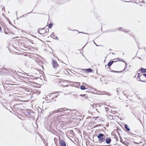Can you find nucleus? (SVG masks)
<instances>
[{
    "label": "nucleus",
    "instance_id": "nucleus-45",
    "mask_svg": "<svg viewBox=\"0 0 146 146\" xmlns=\"http://www.w3.org/2000/svg\"><path fill=\"white\" fill-rule=\"evenodd\" d=\"M2 10H5V7H3L2 8Z\"/></svg>",
    "mask_w": 146,
    "mask_h": 146
},
{
    "label": "nucleus",
    "instance_id": "nucleus-62",
    "mask_svg": "<svg viewBox=\"0 0 146 146\" xmlns=\"http://www.w3.org/2000/svg\"><path fill=\"white\" fill-rule=\"evenodd\" d=\"M109 50V51H111V49H110Z\"/></svg>",
    "mask_w": 146,
    "mask_h": 146
},
{
    "label": "nucleus",
    "instance_id": "nucleus-18",
    "mask_svg": "<svg viewBox=\"0 0 146 146\" xmlns=\"http://www.w3.org/2000/svg\"><path fill=\"white\" fill-rule=\"evenodd\" d=\"M111 139L109 138H107L106 139V142L107 144H109L110 143Z\"/></svg>",
    "mask_w": 146,
    "mask_h": 146
},
{
    "label": "nucleus",
    "instance_id": "nucleus-16",
    "mask_svg": "<svg viewBox=\"0 0 146 146\" xmlns=\"http://www.w3.org/2000/svg\"><path fill=\"white\" fill-rule=\"evenodd\" d=\"M33 10H32L31 12L28 13H26L24 15H23L22 16L20 17V18H22V17H26L29 14H30V13H32V11H33Z\"/></svg>",
    "mask_w": 146,
    "mask_h": 146
},
{
    "label": "nucleus",
    "instance_id": "nucleus-24",
    "mask_svg": "<svg viewBox=\"0 0 146 146\" xmlns=\"http://www.w3.org/2000/svg\"><path fill=\"white\" fill-rule=\"evenodd\" d=\"M72 111H71L72 113H74V114L75 113H76L77 111L75 109H73L72 110Z\"/></svg>",
    "mask_w": 146,
    "mask_h": 146
},
{
    "label": "nucleus",
    "instance_id": "nucleus-49",
    "mask_svg": "<svg viewBox=\"0 0 146 146\" xmlns=\"http://www.w3.org/2000/svg\"><path fill=\"white\" fill-rule=\"evenodd\" d=\"M33 37H35V38H37L36 36H35L34 35H33Z\"/></svg>",
    "mask_w": 146,
    "mask_h": 146
},
{
    "label": "nucleus",
    "instance_id": "nucleus-29",
    "mask_svg": "<svg viewBox=\"0 0 146 146\" xmlns=\"http://www.w3.org/2000/svg\"><path fill=\"white\" fill-rule=\"evenodd\" d=\"M82 33L84 34H87V35H90V34H88L87 33H84V32H79L78 33Z\"/></svg>",
    "mask_w": 146,
    "mask_h": 146
},
{
    "label": "nucleus",
    "instance_id": "nucleus-57",
    "mask_svg": "<svg viewBox=\"0 0 146 146\" xmlns=\"http://www.w3.org/2000/svg\"><path fill=\"white\" fill-rule=\"evenodd\" d=\"M113 62H117V60L113 61Z\"/></svg>",
    "mask_w": 146,
    "mask_h": 146
},
{
    "label": "nucleus",
    "instance_id": "nucleus-19",
    "mask_svg": "<svg viewBox=\"0 0 146 146\" xmlns=\"http://www.w3.org/2000/svg\"><path fill=\"white\" fill-rule=\"evenodd\" d=\"M53 25V24L52 23H51L49 24L48 25V28L49 29H51Z\"/></svg>",
    "mask_w": 146,
    "mask_h": 146
},
{
    "label": "nucleus",
    "instance_id": "nucleus-11",
    "mask_svg": "<svg viewBox=\"0 0 146 146\" xmlns=\"http://www.w3.org/2000/svg\"><path fill=\"white\" fill-rule=\"evenodd\" d=\"M139 70H140V72H141L142 73H146V68H144L142 67H141V68H140Z\"/></svg>",
    "mask_w": 146,
    "mask_h": 146
},
{
    "label": "nucleus",
    "instance_id": "nucleus-43",
    "mask_svg": "<svg viewBox=\"0 0 146 146\" xmlns=\"http://www.w3.org/2000/svg\"><path fill=\"white\" fill-rule=\"evenodd\" d=\"M94 15L96 17V18L98 20H99V17H97L96 16L95 14H94Z\"/></svg>",
    "mask_w": 146,
    "mask_h": 146
},
{
    "label": "nucleus",
    "instance_id": "nucleus-15",
    "mask_svg": "<svg viewBox=\"0 0 146 146\" xmlns=\"http://www.w3.org/2000/svg\"><path fill=\"white\" fill-rule=\"evenodd\" d=\"M119 118V117L118 116H115L114 115H110V117L109 119H118Z\"/></svg>",
    "mask_w": 146,
    "mask_h": 146
},
{
    "label": "nucleus",
    "instance_id": "nucleus-25",
    "mask_svg": "<svg viewBox=\"0 0 146 146\" xmlns=\"http://www.w3.org/2000/svg\"><path fill=\"white\" fill-rule=\"evenodd\" d=\"M41 28H39L38 29V33L40 34L41 35V32H40V30Z\"/></svg>",
    "mask_w": 146,
    "mask_h": 146
},
{
    "label": "nucleus",
    "instance_id": "nucleus-47",
    "mask_svg": "<svg viewBox=\"0 0 146 146\" xmlns=\"http://www.w3.org/2000/svg\"><path fill=\"white\" fill-rule=\"evenodd\" d=\"M125 63V66H127V63L125 61V62H124Z\"/></svg>",
    "mask_w": 146,
    "mask_h": 146
},
{
    "label": "nucleus",
    "instance_id": "nucleus-44",
    "mask_svg": "<svg viewBox=\"0 0 146 146\" xmlns=\"http://www.w3.org/2000/svg\"><path fill=\"white\" fill-rule=\"evenodd\" d=\"M143 76H144L146 78V73L143 74Z\"/></svg>",
    "mask_w": 146,
    "mask_h": 146
},
{
    "label": "nucleus",
    "instance_id": "nucleus-35",
    "mask_svg": "<svg viewBox=\"0 0 146 146\" xmlns=\"http://www.w3.org/2000/svg\"><path fill=\"white\" fill-rule=\"evenodd\" d=\"M74 96L75 97V98H77V97H78V96L77 94H74Z\"/></svg>",
    "mask_w": 146,
    "mask_h": 146
},
{
    "label": "nucleus",
    "instance_id": "nucleus-32",
    "mask_svg": "<svg viewBox=\"0 0 146 146\" xmlns=\"http://www.w3.org/2000/svg\"><path fill=\"white\" fill-rule=\"evenodd\" d=\"M137 80L138 81H140L141 82H146V80H138V79H137Z\"/></svg>",
    "mask_w": 146,
    "mask_h": 146
},
{
    "label": "nucleus",
    "instance_id": "nucleus-9",
    "mask_svg": "<svg viewBox=\"0 0 146 146\" xmlns=\"http://www.w3.org/2000/svg\"><path fill=\"white\" fill-rule=\"evenodd\" d=\"M103 135L102 133H100L98 135V137L100 141H102L103 139Z\"/></svg>",
    "mask_w": 146,
    "mask_h": 146
},
{
    "label": "nucleus",
    "instance_id": "nucleus-38",
    "mask_svg": "<svg viewBox=\"0 0 146 146\" xmlns=\"http://www.w3.org/2000/svg\"><path fill=\"white\" fill-rule=\"evenodd\" d=\"M46 26L45 27L43 28L42 29L44 31L45 30V29H46Z\"/></svg>",
    "mask_w": 146,
    "mask_h": 146
},
{
    "label": "nucleus",
    "instance_id": "nucleus-8",
    "mask_svg": "<svg viewBox=\"0 0 146 146\" xmlns=\"http://www.w3.org/2000/svg\"><path fill=\"white\" fill-rule=\"evenodd\" d=\"M113 63H114L113 60L111 59L110 60L109 62L107 64V65L108 67L109 70L110 69V66L112 65Z\"/></svg>",
    "mask_w": 146,
    "mask_h": 146
},
{
    "label": "nucleus",
    "instance_id": "nucleus-56",
    "mask_svg": "<svg viewBox=\"0 0 146 146\" xmlns=\"http://www.w3.org/2000/svg\"><path fill=\"white\" fill-rule=\"evenodd\" d=\"M15 13L16 14V15L17 16V11H16V12H15Z\"/></svg>",
    "mask_w": 146,
    "mask_h": 146
},
{
    "label": "nucleus",
    "instance_id": "nucleus-22",
    "mask_svg": "<svg viewBox=\"0 0 146 146\" xmlns=\"http://www.w3.org/2000/svg\"><path fill=\"white\" fill-rule=\"evenodd\" d=\"M85 45H84L81 49L80 51V53L82 54L83 52V49Z\"/></svg>",
    "mask_w": 146,
    "mask_h": 146
},
{
    "label": "nucleus",
    "instance_id": "nucleus-46",
    "mask_svg": "<svg viewBox=\"0 0 146 146\" xmlns=\"http://www.w3.org/2000/svg\"><path fill=\"white\" fill-rule=\"evenodd\" d=\"M58 95H55L54 96V97L55 98H56L58 96Z\"/></svg>",
    "mask_w": 146,
    "mask_h": 146
},
{
    "label": "nucleus",
    "instance_id": "nucleus-37",
    "mask_svg": "<svg viewBox=\"0 0 146 146\" xmlns=\"http://www.w3.org/2000/svg\"><path fill=\"white\" fill-rule=\"evenodd\" d=\"M54 34V33L52 32V35L54 37L55 36Z\"/></svg>",
    "mask_w": 146,
    "mask_h": 146
},
{
    "label": "nucleus",
    "instance_id": "nucleus-12",
    "mask_svg": "<svg viewBox=\"0 0 146 146\" xmlns=\"http://www.w3.org/2000/svg\"><path fill=\"white\" fill-rule=\"evenodd\" d=\"M116 31V30L114 29H113L111 30H106L105 31L103 32L104 33H107V32H114Z\"/></svg>",
    "mask_w": 146,
    "mask_h": 146
},
{
    "label": "nucleus",
    "instance_id": "nucleus-28",
    "mask_svg": "<svg viewBox=\"0 0 146 146\" xmlns=\"http://www.w3.org/2000/svg\"><path fill=\"white\" fill-rule=\"evenodd\" d=\"M105 110H106V111L107 112L108 111V110H109V109L108 107H105Z\"/></svg>",
    "mask_w": 146,
    "mask_h": 146
},
{
    "label": "nucleus",
    "instance_id": "nucleus-48",
    "mask_svg": "<svg viewBox=\"0 0 146 146\" xmlns=\"http://www.w3.org/2000/svg\"><path fill=\"white\" fill-rule=\"evenodd\" d=\"M70 119H77L76 117H72L71 118H70ZM78 119H79V118H78Z\"/></svg>",
    "mask_w": 146,
    "mask_h": 146
},
{
    "label": "nucleus",
    "instance_id": "nucleus-26",
    "mask_svg": "<svg viewBox=\"0 0 146 146\" xmlns=\"http://www.w3.org/2000/svg\"><path fill=\"white\" fill-rule=\"evenodd\" d=\"M49 32V29H47L46 28V29L45 30V33H48Z\"/></svg>",
    "mask_w": 146,
    "mask_h": 146
},
{
    "label": "nucleus",
    "instance_id": "nucleus-5",
    "mask_svg": "<svg viewBox=\"0 0 146 146\" xmlns=\"http://www.w3.org/2000/svg\"><path fill=\"white\" fill-rule=\"evenodd\" d=\"M51 96L48 95L46 96L45 97V100L48 102H52V100L54 99V97L51 98Z\"/></svg>",
    "mask_w": 146,
    "mask_h": 146
},
{
    "label": "nucleus",
    "instance_id": "nucleus-31",
    "mask_svg": "<svg viewBox=\"0 0 146 146\" xmlns=\"http://www.w3.org/2000/svg\"><path fill=\"white\" fill-rule=\"evenodd\" d=\"M124 71V70H121V71H116V72L115 71L114 72H117V73H121V72H123Z\"/></svg>",
    "mask_w": 146,
    "mask_h": 146
},
{
    "label": "nucleus",
    "instance_id": "nucleus-41",
    "mask_svg": "<svg viewBox=\"0 0 146 146\" xmlns=\"http://www.w3.org/2000/svg\"><path fill=\"white\" fill-rule=\"evenodd\" d=\"M127 68V66H125V68L124 69H123L124 70V71Z\"/></svg>",
    "mask_w": 146,
    "mask_h": 146
},
{
    "label": "nucleus",
    "instance_id": "nucleus-14",
    "mask_svg": "<svg viewBox=\"0 0 146 146\" xmlns=\"http://www.w3.org/2000/svg\"><path fill=\"white\" fill-rule=\"evenodd\" d=\"M116 59H117L119 61H121V62H125V60L123 59H122L121 58H119V57H118L117 58H116V59H114L113 60H116Z\"/></svg>",
    "mask_w": 146,
    "mask_h": 146
},
{
    "label": "nucleus",
    "instance_id": "nucleus-6",
    "mask_svg": "<svg viewBox=\"0 0 146 146\" xmlns=\"http://www.w3.org/2000/svg\"><path fill=\"white\" fill-rule=\"evenodd\" d=\"M114 29L116 30V31L117 30H118L120 31H122L126 33H128L130 31V30H126L125 29H123L122 27H121Z\"/></svg>",
    "mask_w": 146,
    "mask_h": 146
},
{
    "label": "nucleus",
    "instance_id": "nucleus-1",
    "mask_svg": "<svg viewBox=\"0 0 146 146\" xmlns=\"http://www.w3.org/2000/svg\"><path fill=\"white\" fill-rule=\"evenodd\" d=\"M63 111H66L67 112L65 113L64 114H61L56 116L54 117L52 119H67L68 117H67V115L68 114H71L72 113V110L70 109H68L67 108H59L57 110H54L52 113L50 114V115L52 116L54 115V114H53L54 113L60 112Z\"/></svg>",
    "mask_w": 146,
    "mask_h": 146
},
{
    "label": "nucleus",
    "instance_id": "nucleus-40",
    "mask_svg": "<svg viewBox=\"0 0 146 146\" xmlns=\"http://www.w3.org/2000/svg\"><path fill=\"white\" fill-rule=\"evenodd\" d=\"M93 42H94V43L95 44V45H96V46H99V45H98L97 44H96L95 42H94V40H93Z\"/></svg>",
    "mask_w": 146,
    "mask_h": 146
},
{
    "label": "nucleus",
    "instance_id": "nucleus-3",
    "mask_svg": "<svg viewBox=\"0 0 146 146\" xmlns=\"http://www.w3.org/2000/svg\"><path fill=\"white\" fill-rule=\"evenodd\" d=\"M52 64L53 68L54 69H56L59 66V65L57 63L56 61L55 60H52Z\"/></svg>",
    "mask_w": 146,
    "mask_h": 146
},
{
    "label": "nucleus",
    "instance_id": "nucleus-61",
    "mask_svg": "<svg viewBox=\"0 0 146 146\" xmlns=\"http://www.w3.org/2000/svg\"><path fill=\"white\" fill-rule=\"evenodd\" d=\"M123 95H125V96H126V94H125V93H123Z\"/></svg>",
    "mask_w": 146,
    "mask_h": 146
},
{
    "label": "nucleus",
    "instance_id": "nucleus-42",
    "mask_svg": "<svg viewBox=\"0 0 146 146\" xmlns=\"http://www.w3.org/2000/svg\"><path fill=\"white\" fill-rule=\"evenodd\" d=\"M86 95L85 94H80V96H85Z\"/></svg>",
    "mask_w": 146,
    "mask_h": 146
},
{
    "label": "nucleus",
    "instance_id": "nucleus-30",
    "mask_svg": "<svg viewBox=\"0 0 146 146\" xmlns=\"http://www.w3.org/2000/svg\"><path fill=\"white\" fill-rule=\"evenodd\" d=\"M118 88L117 89V94H119V93H120V92L121 91V90H117V89H118Z\"/></svg>",
    "mask_w": 146,
    "mask_h": 146
},
{
    "label": "nucleus",
    "instance_id": "nucleus-27",
    "mask_svg": "<svg viewBox=\"0 0 146 146\" xmlns=\"http://www.w3.org/2000/svg\"><path fill=\"white\" fill-rule=\"evenodd\" d=\"M26 38L27 39V40H28L29 42H31V43H32V42H33V40H31L30 39H29V38Z\"/></svg>",
    "mask_w": 146,
    "mask_h": 146
},
{
    "label": "nucleus",
    "instance_id": "nucleus-52",
    "mask_svg": "<svg viewBox=\"0 0 146 146\" xmlns=\"http://www.w3.org/2000/svg\"><path fill=\"white\" fill-rule=\"evenodd\" d=\"M111 54H113V55H114V54H114V53H113V52H111Z\"/></svg>",
    "mask_w": 146,
    "mask_h": 146
},
{
    "label": "nucleus",
    "instance_id": "nucleus-59",
    "mask_svg": "<svg viewBox=\"0 0 146 146\" xmlns=\"http://www.w3.org/2000/svg\"><path fill=\"white\" fill-rule=\"evenodd\" d=\"M128 105H126V107H128Z\"/></svg>",
    "mask_w": 146,
    "mask_h": 146
},
{
    "label": "nucleus",
    "instance_id": "nucleus-36",
    "mask_svg": "<svg viewBox=\"0 0 146 146\" xmlns=\"http://www.w3.org/2000/svg\"><path fill=\"white\" fill-rule=\"evenodd\" d=\"M58 92H54L53 93V94H52V93H50V94H51V95H53V94H56V93H58Z\"/></svg>",
    "mask_w": 146,
    "mask_h": 146
},
{
    "label": "nucleus",
    "instance_id": "nucleus-54",
    "mask_svg": "<svg viewBox=\"0 0 146 146\" xmlns=\"http://www.w3.org/2000/svg\"><path fill=\"white\" fill-rule=\"evenodd\" d=\"M73 31H77L79 32V31H78V30H73Z\"/></svg>",
    "mask_w": 146,
    "mask_h": 146
},
{
    "label": "nucleus",
    "instance_id": "nucleus-2",
    "mask_svg": "<svg viewBox=\"0 0 146 146\" xmlns=\"http://www.w3.org/2000/svg\"><path fill=\"white\" fill-rule=\"evenodd\" d=\"M22 106L23 104H15L13 106V108H11V109L14 112L15 111H19L22 109Z\"/></svg>",
    "mask_w": 146,
    "mask_h": 146
},
{
    "label": "nucleus",
    "instance_id": "nucleus-53",
    "mask_svg": "<svg viewBox=\"0 0 146 146\" xmlns=\"http://www.w3.org/2000/svg\"><path fill=\"white\" fill-rule=\"evenodd\" d=\"M83 84L84 85H86V83H83Z\"/></svg>",
    "mask_w": 146,
    "mask_h": 146
},
{
    "label": "nucleus",
    "instance_id": "nucleus-10",
    "mask_svg": "<svg viewBox=\"0 0 146 146\" xmlns=\"http://www.w3.org/2000/svg\"><path fill=\"white\" fill-rule=\"evenodd\" d=\"M60 142L61 146H66V143L64 140H60Z\"/></svg>",
    "mask_w": 146,
    "mask_h": 146
},
{
    "label": "nucleus",
    "instance_id": "nucleus-51",
    "mask_svg": "<svg viewBox=\"0 0 146 146\" xmlns=\"http://www.w3.org/2000/svg\"><path fill=\"white\" fill-rule=\"evenodd\" d=\"M137 54H136V55L135 56V57H134V58H133V59H134V58H135L136 56V55H137Z\"/></svg>",
    "mask_w": 146,
    "mask_h": 146
},
{
    "label": "nucleus",
    "instance_id": "nucleus-34",
    "mask_svg": "<svg viewBox=\"0 0 146 146\" xmlns=\"http://www.w3.org/2000/svg\"><path fill=\"white\" fill-rule=\"evenodd\" d=\"M122 83H125L126 84H129V83L128 82H125L124 81H123L121 82V84H122Z\"/></svg>",
    "mask_w": 146,
    "mask_h": 146
},
{
    "label": "nucleus",
    "instance_id": "nucleus-60",
    "mask_svg": "<svg viewBox=\"0 0 146 146\" xmlns=\"http://www.w3.org/2000/svg\"><path fill=\"white\" fill-rule=\"evenodd\" d=\"M138 58H139V59H141V58L140 57H138Z\"/></svg>",
    "mask_w": 146,
    "mask_h": 146
},
{
    "label": "nucleus",
    "instance_id": "nucleus-33",
    "mask_svg": "<svg viewBox=\"0 0 146 146\" xmlns=\"http://www.w3.org/2000/svg\"><path fill=\"white\" fill-rule=\"evenodd\" d=\"M110 71L111 72H114V73H116V72H114L115 71L116 72V71H116V70H112L111 69H110Z\"/></svg>",
    "mask_w": 146,
    "mask_h": 146
},
{
    "label": "nucleus",
    "instance_id": "nucleus-58",
    "mask_svg": "<svg viewBox=\"0 0 146 146\" xmlns=\"http://www.w3.org/2000/svg\"><path fill=\"white\" fill-rule=\"evenodd\" d=\"M2 15H3V16H4V15H5L4 14V13H2Z\"/></svg>",
    "mask_w": 146,
    "mask_h": 146
},
{
    "label": "nucleus",
    "instance_id": "nucleus-17",
    "mask_svg": "<svg viewBox=\"0 0 146 146\" xmlns=\"http://www.w3.org/2000/svg\"><path fill=\"white\" fill-rule=\"evenodd\" d=\"M80 89L82 90H84L86 89H88L87 88H86L85 86L82 85H81V86L80 85Z\"/></svg>",
    "mask_w": 146,
    "mask_h": 146
},
{
    "label": "nucleus",
    "instance_id": "nucleus-7",
    "mask_svg": "<svg viewBox=\"0 0 146 146\" xmlns=\"http://www.w3.org/2000/svg\"><path fill=\"white\" fill-rule=\"evenodd\" d=\"M82 70L85 73H91L93 72V70L91 68L82 69Z\"/></svg>",
    "mask_w": 146,
    "mask_h": 146
},
{
    "label": "nucleus",
    "instance_id": "nucleus-55",
    "mask_svg": "<svg viewBox=\"0 0 146 146\" xmlns=\"http://www.w3.org/2000/svg\"><path fill=\"white\" fill-rule=\"evenodd\" d=\"M90 92V91H86V92Z\"/></svg>",
    "mask_w": 146,
    "mask_h": 146
},
{
    "label": "nucleus",
    "instance_id": "nucleus-4",
    "mask_svg": "<svg viewBox=\"0 0 146 146\" xmlns=\"http://www.w3.org/2000/svg\"><path fill=\"white\" fill-rule=\"evenodd\" d=\"M26 113H27L32 117H33L35 114V112L31 110H28Z\"/></svg>",
    "mask_w": 146,
    "mask_h": 146
},
{
    "label": "nucleus",
    "instance_id": "nucleus-23",
    "mask_svg": "<svg viewBox=\"0 0 146 146\" xmlns=\"http://www.w3.org/2000/svg\"><path fill=\"white\" fill-rule=\"evenodd\" d=\"M40 31L41 33V35H42L43 34H44L45 33V31L43 30L41 28Z\"/></svg>",
    "mask_w": 146,
    "mask_h": 146
},
{
    "label": "nucleus",
    "instance_id": "nucleus-21",
    "mask_svg": "<svg viewBox=\"0 0 146 146\" xmlns=\"http://www.w3.org/2000/svg\"><path fill=\"white\" fill-rule=\"evenodd\" d=\"M128 34L130 36H131L132 37H133L134 38V39H135V40L136 41V39H135V38L134 36L133 35H132V34L129 33ZM136 42L137 43V44L138 43L136 41Z\"/></svg>",
    "mask_w": 146,
    "mask_h": 146
},
{
    "label": "nucleus",
    "instance_id": "nucleus-39",
    "mask_svg": "<svg viewBox=\"0 0 146 146\" xmlns=\"http://www.w3.org/2000/svg\"><path fill=\"white\" fill-rule=\"evenodd\" d=\"M53 38L54 39H57V40H58V38L57 37V36H54V38Z\"/></svg>",
    "mask_w": 146,
    "mask_h": 146
},
{
    "label": "nucleus",
    "instance_id": "nucleus-13",
    "mask_svg": "<svg viewBox=\"0 0 146 146\" xmlns=\"http://www.w3.org/2000/svg\"><path fill=\"white\" fill-rule=\"evenodd\" d=\"M140 72V70H139L137 71V74L138 75L137 78L139 79V80H141L140 79V77L143 75V74L140 75V73H139V72Z\"/></svg>",
    "mask_w": 146,
    "mask_h": 146
},
{
    "label": "nucleus",
    "instance_id": "nucleus-63",
    "mask_svg": "<svg viewBox=\"0 0 146 146\" xmlns=\"http://www.w3.org/2000/svg\"><path fill=\"white\" fill-rule=\"evenodd\" d=\"M68 86V85H67L66 86V87H67Z\"/></svg>",
    "mask_w": 146,
    "mask_h": 146
},
{
    "label": "nucleus",
    "instance_id": "nucleus-64",
    "mask_svg": "<svg viewBox=\"0 0 146 146\" xmlns=\"http://www.w3.org/2000/svg\"><path fill=\"white\" fill-rule=\"evenodd\" d=\"M82 56H84V57H85V56H84V55L83 54H82Z\"/></svg>",
    "mask_w": 146,
    "mask_h": 146
},
{
    "label": "nucleus",
    "instance_id": "nucleus-50",
    "mask_svg": "<svg viewBox=\"0 0 146 146\" xmlns=\"http://www.w3.org/2000/svg\"><path fill=\"white\" fill-rule=\"evenodd\" d=\"M103 78H105V76H103V75H100Z\"/></svg>",
    "mask_w": 146,
    "mask_h": 146
},
{
    "label": "nucleus",
    "instance_id": "nucleus-20",
    "mask_svg": "<svg viewBox=\"0 0 146 146\" xmlns=\"http://www.w3.org/2000/svg\"><path fill=\"white\" fill-rule=\"evenodd\" d=\"M125 127L127 131H129L130 130V129H129V128H128V126L127 125H126V124L125 125Z\"/></svg>",
    "mask_w": 146,
    "mask_h": 146
}]
</instances>
